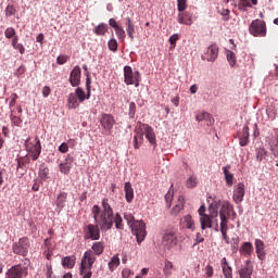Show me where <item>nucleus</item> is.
<instances>
[{
  "label": "nucleus",
  "instance_id": "1",
  "mask_svg": "<svg viewBox=\"0 0 278 278\" xmlns=\"http://www.w3.org/2000/svg\"><path fill=\"white\" fill-rule=\"evenodd\" d=\"M102 210L100 205L94 204L91 208V214L93 216L94 223L100 225L101 231H110L112 227L116 229H124L123 217L121 213L114 214V208L110 205V200L108 198L102 199L101 202Z\"/></svg>",
  "mask_w": 278,
  "mask_h": 278
},
{
  "label": "nucleus",
  "instance_id": "2",
  "mask_svg": "<svg viewBox=\"0 0 278 278\" xmlns=\"http://www.w3.org/2000/svg\"><path fill=\"white\" fill-rule=\"evenodd\" d=\"M91 249L92 250L86 251L81 258L79 268V274L83 276L81 278L92 277V265L97 262L96 255H103V251H105V243L102 241L94 242Z\"/></svg>",
  "mask_w": 278,
  "mask_h": 278
},
{
  "label": "nucleus",
  "instance_id": "3",
  "mask_svg": "<svg viewBox=\"0 0 278 278\" xmlns=\"http://www.w3.org/2000/svg\"><path fill=\"white\" fill-rule=\"evenodd\" d=\"M229 218L236 220V218H238V213H236L233 204H231L229 201H224L219 210V227L223 240H225L227 244H229V236L227 235L229 231Z\"/></svg>",
  "mask_w": 278,
  "mask_h": 278
},
{
  "label": "nucleus",
  "instance_id": "4",
  "mask_svg": "<svg viewBox=\"0 0 278 278\" xmlns=\"http://www.w3.org/2000/svg\"><path fill=\"white\" fill-rule=\"evenodd\" d=\"M25 148L26 151L30 153V157L34 162H36V160L40 157V153H42V146L40 144V139H38V137L26 139Z\"/></svg>",
  "mask_w": 278,
  "mask_h": 278
},
{
  "label": "nucleus",
  "instance_id": "5",
  "mask_svg": "<svg viewBox=\"0 0 278 278\" xmlns=\"http://www.w3.org/2000/svg\"><path fill=\"white\" fill-rule=\"evenodd\" d=\"M179 242V236L177 235V230L169 229L166 230L163 236V249L165 251H173L177 247V243Z\"/></svg>",
  "mask_w": 278,
  "mask_h": 278
},
{
  "label": "nucleus",
  "instance_id": "6",
  "mask_svg": "<svg viewBox=\"0 0 278 278\" xmlns=\"http://www.w3.org/2000/svg\"><path fill=\"white\" fill-rule=\"evenodd\" d=\"M124 83L126 86L138 88L140 86V72H134L129 65L124 66Z\"/></svg>",
  "mask_w": 278,
  "mask_h": 278
},
{
  "label": "nucleus",
  "instance_id": "7",
  "mask_svg": "<svg viewBox=\"0 0 278 278\" xmlns=\"http://www.w3.org/2000/svg\"><path fill=\"white\" fill-rule=\"evenodd\" d=\"M25 266L23 264L13 265L10 269L7 271V278H24L27 277V266H29V260L25 258L24 262Z\"/></svg>",
  "mask_w": 278,
  "mask_h": 278
},
{
  "label": "nucleus",
  "instance_id": "8",
  "mask_svg": "<svg viewBox=\"0 0 278 278\" xmlns=\"http://www.w3.org/2000/svg\"><path fill=\"white\" fill-rule=\"evenodd\" d=\"M29 247L31 244L29 243V238L23 237L20 238L17 242H14L12 245V251L15 253V255H22V257H27V254L29 253Z\"/></svg>",
  "mask_w": 278,
  "mask_h": 278
},
{
  "label": "nucleus",
  "instance_id": "9",
  "mask_svg": "<svg viewBox=\"0 0 278 278\" xmlns=\"http://www.w3.org/2000/svg\"><path fill=\"white\" fill-rule=\"evenodd\" d=\"M249 31L252 36L264 38L266 36V22L260 18L253 20L249 26Z\"/></svg>",
  "mask_w": 278,
  "mask_h": 278
},
{
  "label": "nucleus",
  "instance_id": "10",
  "mask_svg": "<svg viewBox=\"0 0 278 278\" xmlns=\"http://www.w3.org/2000/svg\"><path fill=\"white\" fill-rule=\"evenodd\" d=\"M100 125L104 130V136H112V129H114V125H116V119L112 114L103 113L100 117Z\"/></svg>",
  "mask_w": 278,
  "mask_h": 278
},
{
  "label": "nucleus",
  "instance_id": "11",
  "mask_svg": "<svg viewBox=\"0 0 278 278\" xmlns=\"http://www.w3.org/2000/svg\"><path fill=\"white\" fill-rule=\"evenodd\" d=\"M101 238V225L99 223L89 224L84 228L85 240H99Z\"/></svg>",
  "mask_w": 278,
  "mask_h": 278
},
{
  "label": "nucleus",
  "instance_id": "12",
  "mask_svg": "<svg viewBox=\"0 0 278 278\" xmlns=\"http://www.w3.org/2000/svg\"><path fill=\"white\" fill-rule=\"evenodd\" d=\"M130 227H131L138 242H142L144 240V238H147V225L144 224V222L137 220Z\"/></svg>",
  "mask_w": 278,
  "mask_h": 278
},
{
  "label": "nucleus",
  "instance_id": "13",
  "mask_svg": "<svg viewBox=\"0 0 278 278\" xmlns=\"http://www.w3.org/2000/svg\"><path fill=\"white\" fill-rule=\"evenodd\" d=\"M68 81L73 88H77L81 84V67L79 65L72 70Z\"/></svg>",
  "mask_w": 278,
  "mask_h": 278
},
{
  "label": "nucleus",
  "instance_id": "14",
  "mask_svg": "<svg viewBox=\"0 0 278 278\" xmlns=\"http://www.w3.org/2000/svg\"><path fill=\"white\" fill-rule=\"evenodd\" d=\"M144 141V131L142 129V123H138L135 128L134 149H140V144Z\"/></svg>",
  "mask_w": 278,
  "mask_h": 278
},
{
  "label": "nucleus",
  "instance_id": "15",
  "mask_svg": "<svg viewBox=\"0 0 278 278\" xmlns=\"http://www.w3.org/2000/svg\"><path fill=\"white\" fill-rule=\"evenodd\" d=\"M244 185L242 182H239L233 190L232 200L237 205H240L242 201H244Z\"/></svg>",
  "mask_w": 278,
  "mask_h": 278
},
{
  "label": "nucleus",
  "instance_id": "16",
  "mask_svg": "<svg viewBox=\"0 0 278 278\" xmlns=\"http://www.w3.org/2000/svg\"><path fill=\"white\" fill-rule=\"evenodd\" d=\"M141 127L143 129V136H146L150 144H153L155 147L156 142H155V132L153 131V127L149 126L148 124H141Z\"/></svg>",
  "mask_w": 278,
  "mask_h": 278
},
{
  "label": "nucleus",
  "instance_id": "17",
  "mask_svg": "<svg viewBox=\"0 0 278 278\" xmlns=\"http://www.w3.org/2000/svg\"><path fill=\"white\" fill-rule=\"evenodd\" d=\"M59 166L60 172L63 175H68V173H71V169L73 168V156H71V154H67L65 162L61 163Z\"/></svg>",
  "mask_w": 278,
  "mask_h": 278
},
{
  "label": "nucleus",
  "instance_id": "18",
  "mask_svg": "<svg viewBox=\"0 0 278 278\" xmlns=\"http://www.w3.org/2000/svg\"><path fill=\"white\" fill-rule=\"evenodd\" d=\"M254 244H255L256 255L258 260H261V262H264V260H266L264 241H262V239H256Z\"/></svg>",
  "mask_w": 278,
  "mask_h": 278
},
{
  "label": "nucleus",
  "instance_id": "19",
  "mask_svg": "<svg viewBox=\"0 0 278 278\" xmlns=\"http://www.w3.org/2000/svg\"><path fill=\"white\" fill-rule=\"evenodd\" d=\"M195 121H198V123L205 121V123L208 127H212V125H214V117L212 116V114H210L207 112L198 113L195 116Z\"/></svg>",
  "mask_w": 278,
  "mask_h": 278
},
{
  "label": "nucleus",
  "instance_id": "20",
  "mask_svg": "<svg viewBox=\"0 0 278 278\" xmlns=\"http://www.w3.org/2000/svg\"><path fill=\"white\" fill-rule=\"evenodd\" d=\"M251 275H253V266H251V261L248 260L245 262V266H243L240 270H239V277L240 278H251Z\"/></svg>",
  "mask_w": 278,
  "mask_h": 278
},
{
  "label": "nucleus",
  "instance_id": "21",
  "mask_svg": "<svg viewBox=\"0 0 278 278\" xmlns=\"http://www.w3.org/2000/svg\"><path fill=\"white\" fill-rule=\"evenodd\" d=\"M207 62H214L218 58V46L212 45L205 53Z\"/></svg>",
  "mask_w": 278,
  "mask_h": 278
},
{
  "label": "nucleus",
  "instance_id": "22",
  "mask_svg": "<svg viewBox=\"0 0 278 278\" xmlns=\"http://www.w3.org/2000/svg\"><path fill=\"white\" fill-rule=\"evenodd\" d=\"M213 220H214V217L210 215H203L202 217H200L201 229L203 231H205V229H212Z\"/></svg>",
  "mask_w": 278,
  "mask_h": 278
},
{
  "label": "nucleus",
  "instance_id": "23",
  "mask_svg": "<svg viewBox=\"0 0 278 278\" xmlns=\"http://www.w3.org/2000/svg\"><path fill=\"white\" fill-rule=\"evenodd\" d=\"M178 23L180 25H192V14L190 12H182L178 14Z\"/></svg>",
  "mask_w": 278,
  "mask_h": 278
},
{
  "label": "nucleus",
  "instance_id": "24",
  "mask_svg": "<svg viewBox=\"0 0 278 278\" xmlns=\"http://www.w3.org/2000/svg\"><path fill=\"white\" fill-rule=\"evenodd\" d=\"M79 99L77 98V96H75V93H70L68 98H67V109L68 110H77V108H79Z\"/></svg>",
  "mask_w": 278,
  "mask_h": 278
},
{
  "label": "nucleus",
  "instance_id": "25",
  "mask_svg": "<svg viewBox=\"0 0 278 278\" xmlns=\"http://www.w3.org/2000/svg\"><path fill=\"white\" fill-rule=\"evenodd\" d=\"M124 192L127 203H131L134 201V187H131V182H125Z\"/></svg>",
  "mask_w": 278,
  "mask_h": 278
},
{
  "label": "nucleus",
  "instance_id": "26",
  "mask_svg": "<svg viewBox=\"0 0 278 278\" xmlns=\"http://www.w3.org/2000/svg\"><path fill=\"white\" fill-rule=\"evenodd\" d=\"M240 253L241 255H244V257H251V253H253V243L244 242L240 248Z\"/></svg>",
  "mask_w": 278,
  "mask_h": 278
},
{
  "label": "nucleus",
  "instance_id": "27",
  "mask_svg": "<svg viewBox=\"0 0 278 278\" xmlns=\"http://www.w3.org/2000/svg\"><path fill=\"white\" fill-rule=\"evenodd\" d=\"M229 165L225 166L223 167V172L225 175L226 186H228V188H231V186H233V174L229 173Z\"/></svg>",
  "mask_w": 278,
  "mask_h": 278
},
{
  "label": "nucleus",
  "instance_id": "28",
  "mask_svg": "<svg viewBox=\"0 0 278 278\" xmlns=\"http://www.w3.org/2000/svg\"><path fill=\"white\" fill-rule=\"evenodd\" d=\"M76 257L75 256H65L62 258V266L63 268H74L75 267V262H76Z\"/></svg>",
  "mask_w": 278,
  "mask_h": 278
},
{
  "label": "nucleus",
  "instance_id": "29",
  "mask_svg": "<svg viewBox=\"0 0 278 278\" xmlns=\"http://www.w3.org/2000/svg\"><path fill=\"white\" fill-rule=\"evenodd\" d=\"M66 199H68V193L66 192H61L58 198H56V201H55V204H56V207L59 210H63L64 207V204L66 203Z\"/></svg>",
  "mask_w": 278,
  "mask_h": 278
},
{
  "label": "nucleus",
  "instance_id": "30",
  "mask_svg": "<svg viewBox=\"0 0 278 278\" xmlns=\"http://www.w3.org/2000/svg\"><path fill=\"white\" fill-rule=\"evenodd\" d=\"M249 127L245 125L240 137V147H247V144H249Z\"/></svg>",
  "mask_w": 278,
  "mask_h": 278
},
{
  "label": "nucleus",
  "instance_id": "31",
  "mask_svg": "<svg viewBox=\"0 0 278 278\" xmlns=\"http://www.w3.org/2000/svg\"><path fill=\"white\" fill-rule=\"evenodd\" d=\"M118 266H121V258L118 257V255H114L109 262V270H111V273H114V270H116Z\"/></svg>",
  "mask_w": 278,
  "mask_h": 278
},
{
  "label": "nucleus",
  "instance_id": "32",
  "mask_svg": "<svg viewBox=\"0 0 278 278\" xmlns=\"http://www.w3.org/2000/svg\"><path fill=\"white\" fill-rule=\"evenodd\" d=\"M182 225L186 227V229H191V231H194V220L192 219L191 215H186L184 217Z\"/></svg>",
  "mask_w": 278,
  "mask_h": 278
},
{
  "label": "nucleus",
  "instance_id": "33",
  "mask_svg": "<svg viewBox=\"0 0 278 278\" xmlns=\"http://www.w3.org/2000/svg\"><path fill=\"white\" fill-rule=\"evenodd\" d=\"M184 210V195L178 197V203L173 207L172 214L177 216Z\"/></svg>",
  "mask_w": 278,
  "mask_h": 278
},
{
  "label": "nucleus",
  "instance_id": "34",
  "mask_svg": "<svg viewBox=\"0 0 278 278\" xmlns=\"http://www.w3.org/2000/svg\"><path fill=\"white\" fill-rule=\"evenodd\" d=\"M126 31L128 34V37L130 40H134V34H136V27L134 26V23H131V18L127 17V28Z\"/></svg>",
  "mask_w": 278,
  "mask_h": 278
},
{
  "label": "nucleus",
  "instance_id": "35",
  "mask_svg": "<svg viewBox=\"0 0 278 278\" xmlns=\"http://www.w3.org/2000/svg\"><path fill=\"white\" fill-rule=\"evenodd\" d=\"M39 177L43 181H47V179H49V167H47L45 164H41L39 167Z\"/></svg>",
  "mask_w": 278,
  "mask_h": 278
},
{
  "label": "nucleus",
  "instance_id": "36",
  "mask_svg": "<svg viewBox=\"0 0 278 278\" xmlns=\"http://www.w3.org/2000/svg\"><path fill=\"white\" fill-rule=\"evenodd\" d=\"M173 268H175V265H173V262L165 261V265L163 269L165 277H170V275H173Z\"/></svg>",
  "mask_w": 278,
  "mask_h": 278
},
{
  "label": "nucleus",
  "instance_id": "37",
  "mask_svg": "<svg viewBox=\"0 0 278 278\" xmlns=\"http://www.w3.org/2000/svg\"><path fill=\"white\" fill-rule=\"evenodd\" d=\"M74 94L78 98L79 103H84V101H86V91H84L81 87H77Z\"/></svg>",
  "mask_w": 278,
  "mask_h": 278
},
{
  "label": "nucleus",
  "instance_id": "38",
  "mask_svg": "<svg viewBox=\"0 0 278 278\" xmlns=\"http://www.w3.org/2000/svg\"><path fill=\"white\" fill-rule=\"evenodd\" d=\"M106 31H108L106 24H100L94 28V34H97V36H105Z\"/></svg>",
  "mask_w": 278,
  "mask_h": 278
},
{
  "label": "nucleus",
  "instance_id": "39",
  "mask_svg": "<svg viewBox=\"0 0 278 278\" xmlns=\"http://www.w3.org/2000/svg\"><path fill=\"white\" fill-rule=\"evenodd\" d=\"M208 216L213 218H218V205L212 203L208 207Z\"/></svg>",
  "mask_w": 278,
  "mask_h": 278
},
{
  "label": "nucleus",
  "instance_id": "40",
  "mask_svg": "<svg viewBox=\"0 0 278 278\" xmlns=\"http://www.w3.org/2000/svg\"><path fill=\"white\" fill-rule=\"evenodd\" d=\"M108 47L110 51H113V53H116V51H118V41H116L115 38H112L111 40H109Z\"/></svg>",
  "mask_w": 278,
  "mask_h": 278
},
{
  "label": "nucleus",
  "instance_id": "41",
  "mask_svg": "<svg viewBox=\"0 0 278 278\" xmlns=\"http://www.w3.org/2000/svg\"><path fill=\"white\" fill-rule=\"evenodd\" d=\"M222 269L225 278H233V269L231 266H224Z\"/></svg>",
  "mask_w": 278,
  "mask_h": 278
},
{
  "label": "nucleus",
  "instance_id": "42",
  "mask_svg": "<svg viewBox=\"0 0 278 278\" xmlns=\"http://www.w3.org/2000/svg\"><path fill=\"white\" fill-rule=\"evenodd\" d=\"M241 8H253L257 5V0H240Z\"/></svg>",
  "mask_w": 278,
  "mask_h": 278
},
{
  "label": "nucleus",
  "instance_id": "43",
  "mask_svg": "<svg viewBox=\"0 0 278 278\" xmlns=\"http://www.w3.org/2000/svg\"><path fill=\"white\" fill-rule=\"evenodd\" d=\"M115 34L119 40H125L126 34L123 26H117V28H115Z\"/></svg>",
  "mask_w": 278,
  "mask_h": 278
},
{
  "label": "nucleus",
  "instance_id": "44",
  "mask_svg": "<svg viewBox=\"0 0 278 278\" xmlns=\"http://www.w3.org/2000/svg\"><path fill=\"white\" fill-rule=\"evenodd\" d=\"M178 12H184L188 8V0H177Z\"/></svg>",
  "mask_w": 278,
  "mask_h": 278
},
{
  "label": "nucleus",
  "instance_id": "45",
  "mask_svg": "<svg viewBox=\"0 0 278 278\" xmlns=\"http://www.w3.org/2000/svg\"><path fill=\"white\" fill-rule=\"evenodd\" d=\"M10 118H11L12 124L15 125V127H21L23 119L20 116L11 114Z\"/></svg>",
  "mask_w": 278,
  "mask_h": 278
},
{
  "label": "nucleus",
  "instance_id": "46",
  "mask_svg": "<svg viewBox=\"0 0 278 278\" xmlns=\"http://www.w3.org/2000/svg\"><path fill=\"white\" fill-rule=\"evenodd\" d=\"M177 40H179V34H174L169 37L170 49L177 47Z\"/></svg>",
  "mask_w": 278,
  "mask_h": 278
},
{
  "label": "nucleus",
  "instance_id": "47",
  "mask_svg": "<svg viewBox=\"0 0 278 278\" xmlns=\"http://www.w3.org/2000/svg\"><path fill=\"white\" fill-rule=\"evenodd\" d=\"M124 218L128 223L129 227H131L132 225H135L137 223L134 215H131L130 213L124 214Z\"/></svg>",
  "mask_w": 278,
  "mask_h": 278
},
{
  "label": "nucleus",
  "instance_id": "48",
  "mask_svg": "<svg viewBox=\"0 0 278 278\" xmlns=\"http://www.w3.org/2000/svg\"><path fill=\"white\" fill-rule=\"evenodd\" d=\"M187 188H197V176H190L187 179Z\"/></svg>",
  "mask_w": 278,
  "mask_h": 278
},
{
  "label": "nucleus",
  "instance_id": "49",
  "mask_svg": "<svg viewBox=\"0 0 278 278\" xmlns=\"http://www.w3.org/2000/svg\"><path fill=\"white\" fill-rule=\"evenodd\" d=\"M227 60L230 66H236V54L232 51L227 52Z\"/></svg>",
  "mask_w": 278,
  "mask_h": 278
},
{
  "label": "nucleus",
  "instance_id": "50",
  "mask_svg": "<svg viewBox=\"0 0 278 278\" xmlns=\"http://www.w3.org/2000/svg\"><path fill=\"white\" fill-rule=\"evenodd\" d=\"M4 36L5 38L10 39V38H14V36H16V30L12 27H8L4 31Z\"/></svg>",
  "mask_w": 278,
  "mask_h": 278
},
{
  "label": "nucleus",
  "instance_id": "51",
  "mask_svg": "<svg viewBox=\"0 0 278 278\" xmlns=\"http://www.w3.org/2000/svg\"><path fill=\"white\" fill-rule=\"evenodd\" d=\"M14 14H16V8H14V5H8L5 8V16H14Z\"/></svg>",
  "mask_w": 278,
  "mask_h": 278
},
{
  "label": "nucleus",
  "instance_id": "52",
  "mask_svg": "<svg viewBox=\"0 0 278 278\" xmlns=\"http://www.w3.org/2000/svg\"><path fill=\"white\" fill-rule=\"evenodd\" d=\"M129 118H134L136 116V102L129 103V112H128Z\"/></svg>",
  "mask_w": 278,
  "mask_h": 278
},
{
  "label": "nucleus",
  "instance_id": "53",
  "mask_svg": "<svg viewBox=\"0 0 278 278\" xmlns=\"http://www.w3.org/2000/svg\"><path fill=\"white\" fill-rule=\"evenodd\" d=\"M266 155H267L266 150L261 149V150H258V152L256 154V159L258 160V162H262V160H266Z\"/></svg>",
  "mask_w": 278,
  "mask_h": 278
},
{
  "label": "nucleus",
  "instance_id": "54",
  "mask_svg": "<svg viewBox=\"0 0 278 278\" xmlns=\"http://www.w3.org/2000/svg\"><path fill=\"white\" fill-rule=\"evenodd\" d=\"M45 251H53V244L51 243V239H46L43 241Z\"/></svg>",
  "mask_w": 278,
  "mask_h": 278
},
{
  "label": "nucleus",
  "instance_id": "55",
  "mask_svg": "<svg viewBox=\"0 0 278 278\" xmlns=\"http://www.w3.org/2000/svg\"><path fill=\"white\" fill-rule=\"evenodd\" d=\"M66 62H68L67 55H59L56 58V64H59V65L66 64Z\"/></svg>",
  "mask_w": 278,
  "mask_h": 278
},
{
  "label": "nucleus",
  "instance_id": "56",
  "mask_svg": "<svg viewBox=\"0 0 278 278\" xmlns=\"http://www.w3.org/2000/svg\"><path fill=\"white\" fill-rule=\"evenodd\" d=\"M4 177H8V172L5 170V168L0 167V188L1 186H3Z\"/></svg>",
  "mask_w": 278,
  "mask_h": 278
},
{
  "label": "nucleus",
  "instance_id": "57",
  "mask_svg": "<svg viewBox=\"0 0 278 278\" xmlns=\"http://www.w3.org/2000/svg\"><path fill=\"white\" fill-rule=\"evenodd\" d=\"M165 201L167 207H170V203H173V193L170 191L165 194Z\"/></svg>",
  "mask_w": 278,
  "mask_h": 278
},
{
  "label": "nucleus",
  "instance_id": "58",
  "mask_svg": "<svg viewBox=\"0 0 278 278\" xmlns=\"http://www.w3.org/2000/svg\"><path fill=\"white\" fill-rule=\"evenodd\" d=\"M59 151H60V153H68V143L63 142V143L59 147Z\"/></svg>",
  "mask_w": 278,
  "mask_h": 278
},
{
  "label": "nucleus",
  "instance_id": "59",
  "mask_svg": "<svg viewBox=\"0 0 278 278\" xmlns=\"http://www.w3.org/2000/svg\"><path fill=\"white\" fill-rule=\"evenodd\" d=\"M13 49L18 51L21 53V55H23V53H25V47L23 46V43H17L16 46H13Z\"/></svg>",
  "mask_w": 278,
  "mask_h": 278
},
{
  "label": "nucleus",
  "instance_id": "60",
  "mask_svg": "<svg viewBox=\"0 0 278 278\" xmlns=\"http://www.w3.org/2000/svg\"><path fill=\"white\" fill-rule=\"evenodd\" d=\"M206 277H212L214 275V267L212 265H207L205 267Z\"/></svg>",
  "mask_w": 278,
  "mask_h": 278
},
{
  "label": "nucleus",
  "instance_id": "61",
  "mask_svg": "<svg viewBox=\"0 0 278 278\" xmlns=\"http://www.w3.org/2000/svg\"><path fill=\"white\" fill-rule=\"evenodd\" d=\"M49 94H51V88L49 86H45L42 88V97H45V99H47V97H49Z\"/></svg>",
  "mask_w": 278,
  "mask_h": 278
},
{
  "label": "nucleus",
  "instance_id": "62",
  "mask_svg": "<svg viewBox=\"0 0 278 278\" xmlns=\"http://www.w3.org/2000/svg\"><path fill=\"white\" fill-rule=\"evenodd\" d=\"M25 71H26L25 65H22V66H20V67L16 70L15 75H16L17 77H20L21 75H25Z\"/></svg>",
  "mask_w": 278,
  "mask_h": 278
},
{
  "label": "nucleus",
  "instance_id": "63",
  "mask_svg": "<svg viewBox=\"0 0 278 278\" xmlns=\"http://www.w3.org/2000/svg\"><path fill=\"white\" fill-rule=\"evenodd\" d=\"M109 25H111L114 29L121 27V25H118V23L114 18H110Z\"/></svg>",
  "mask_w": 278,
  "mask_h": 278
},
{
  "label": "nucleus",
  "instance_id": "64",
  "mask_svg": "<svg viewBox=\"0 0 278 278\" xmlns=\"http://www.w3.org/2000/svg\"><path fill=\"white\" fill-rule=\"evenodd\" d=\"M271 153L276 157L278 156V143L271 147Z\"/></svg>",
  "mask_w": 278,
  "mask_h": 278
}]
</instances>
